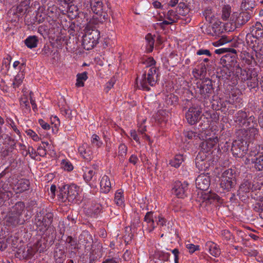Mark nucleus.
Masks as SVG:
<instances>
[{"label":"nucleus","mask_w":263,"mask_h":263,"mask_svg":"<svg viewBox=\"0 0 263 263\" xmlns=\"http://www.w3.org/2000/svg\"><path fill=\"white\" fill-rule=\"evenodd\" d=\"M142 63L145 65V67L139 87L144 91H149L151 88L149 86H155L158 81L159 70L155 67L156 62L152 57L144 59Z\"/></svg>","instance_id":"nucleus-1"},{"label":"nucleus","mask_w":263,"mask_h":263,"mask_svg":"<svg viewBox=\"0 0 263 263\" xmlns=\"http://www.w3.org/2000/svg\"><path fill=\"white\" fill-rule=\"evenodd\" d=\"M80 187L75 184H65L60 189L59 197L63 202L73 203L79 200Z\"/></svg>","instance_id":"nucleus-2"},{"label":"nucleus","mask_w":263,"mask_h":263,"mask_svg":"<svg viewBox=\"0 0 263 263\" xmlns=\"http://www.w3.org/2000/svg\"><path fill=\"white\" fill-rule=\"evenodd\" d=\"M53 215L52 213L47 212L46 210L42 209L37 212L34 219V224L37 229L40 231H45L51 224Z\"/></svg>","instance_id":"nucleus-3"},{"label":"nucleus","mask_w":263,"mask_h":263,"mask_svg":"<svg viewBox=\"0 0 263 263\" xmlns=\"http://www.w3.org/2000/svg\"><path fill=\"white\" fill-rule=\"evenodd\" d=\"M86 31L83 36L82 45L86 50H89L93 48L98 43L100 38V32L95 28H86Z\"/></svg>","instance_id":"nucleus-4"},{"label":"nucleus","mask_w":263,"mask_h":263,"mask_svg":"<svg viewBox=\"0 0 263 263\" xmlns=\"http://www.w3.org/2000/svg\"><path fill=\"white\" fill-rule=\"evenodd\" d=\"M251 141L248 137L243 136L234 140L231 147L233 156L238 158L243 157L248 150L249 143Z\"/></svg>","instance_id":"nucleus-5"},{"label":"nucleus","mask_w":263,"mask_h":263,"mask_svg":"<svg viewBox=\"0 0 263 263\" xmlns=\"http://www.w3.org/2000/svg\"><path fill=\"white\" fill-rule=\"evenodd\" d=\"M257 126L258 124L255 117L253 116H250L242 126L244 129L241 132L242 136L248 137L251 140H253L258 134Z\"/></svg>","instance_id":"nucleus-6"},{"label":"nucleus","mask_w":263,"mask_h":263,"mask_svg":"<svg viewBox=\"0 0 263 263\" xmlns=\"http://www.w3.org/2000/svg\"><path fill=\"white\" fill-rule=\"evenodd\" d=\"M236 184L235 172L232 169L226 170L221 177L220 186L223 190L230 191Z\"/></svg>","instance_id":"nucleus-7"},{"label":"nucleus","mask_w":263,"mask_h":263,"mask_svg":"<svg viewBox=\"0 0 263 263\" xmlns=\"http://www.w3.org/2000/svg\"><path fill=\"white\" fill-rule=\"evenodd\" d=\"M202 111V108L198 104H192L185 113L187 122L191 125L196 124L201 119Z\"/></svg>","instance_id":"nucleus-8"},{"label":"nucleus","mask_w":263,"mask_h":263,"mask_svg":"<svg viewBox=\"0 0 263 263\" xmlns=\"http://www.w3.org/2000/svg\"><path fill=\"white\" fill-rule=\"evenodd\" d=\"M197 85L196 92L199 93L204 99L209 98L213 91L212 82L209 78L204 79L201 83H198Z\"/></svg>","instance_id":"nucleus-9"},{"label":"nucleus","mask_w":263,"mask_h":263,"mask_svg":"<svg viewBox=\"0 0 263 263\" xmlns=\"http://www.w3.org/2000/svg\"><path fill=\"white\" fill-rule=\"evenodd\" d=\"M195 164L200 171H206L210 166L209 154L199 152L196 157Z\"/></svg>","instance_id":"nucleus-10"},{"label":"nucleus","mask_w":263,"mask_h":263,"mask_svg":"<svg viewBox=\"0 0 263 263\" xmlns=\"http://www.w3.org/2000/svg\"><path fill=\"white\" fill-rule=\"evenodd\" d=\"M233 70L235 71L237 76L238 74L240 75V79L243 82L249 80L253 76H254L255 73H256V72L252 69H242L236 62L233 66Z\"/></svg>","instance_id":"nucleus-11"},{"label":"nucleus","mask_w":263,"mask_h":263,"mask_svg":"<svg viewBox=\"0 0 263 263\" xmlns=\"http://www.w3.org/2000/svg\"><path fill=\"white\" fill-rule=\"evenodd\" d=\"M208 174L204 173L199 175L196 179V185L198 189L201 190H206L210 185V178Z\"/></svg>","instance_id":"nucleus-12"},{"label":"nucleus","mask_w":263,"mask_h":263,"mask_svg":"<svg viewBox=\"0 0 263 263\" xmlns=\"http://www.w3.org/2000/svg\"><path fill=\"white\" fill-rule=\"evenodd\" d=\"M188 184L184 182H176L172 189L173 193L178 198H183L185 196V193L188 189Z\"/></svg>","instance_id":"nucleus-13"},{"label":"nucleus","mask_w":263,"mask_h":263,"mask_svg":"<svg viewBox=\"0 0 263 263\" xmlns=\"http://www.w3.org/2000/svg\"><path fill=\"white\" fill-rule=\"evenodd\" d=\"M84 6L87 3L86 7H87L88 3L90 4V6L92 11L98 15H102L103 12V4L101 1L97 0V1H89V0H84Z\"/></svg>","instance_id":"nucleus-14"},{"label":"nucleus","mask_w":263,"mask_h":263,"mask_svg":"<svg viewBox=\"0 0 263 263\" xmlns=\"http://www.w3.org/2000/svg\"><path fill=\"white\" fill-rule=\"evenodd\" d=\"M250 156H253L251 158V162L254 164L255 168L258 171L263 170V154L254 151L251 152Z\"/></svg>","instance_id":"nucleus-15"},{"label":"nucleus","mask_w":263,"mask_h":263,"mask_svg":"<svg viewBox=\"0 0 263 263\" xmlns=\"http://www.w3.org/2000/svg\"><path fill=\"white\" fill-rule=\"evenodd\" d=\"M218 141V139L217 137L213 138H209L200 144L201 151L200 152H204L206 154H209L212 148L216 144Z\"/></svg>","instance_id":"nucleus-16"},{"label":"nucleus","mask_w":263,"mask_h":263,"mask_svg":"<svg viewBox=\"0 0 263 263\" xmlns=\"http://www.w3.org/2000/svg\"><path fill=\"white\" fill-rule=\"evenodd\" d=\"M258 39L259 37L255 36L251 32L246 35V43L253 50L255 49L257 50V48L260 47L261 45H262V44H259Z\"/></svg>","instance_id":"nucleus-17"},{"label":"nucleus","mask_w":263,"mask_h":263,"mask_svg":"<svg viewBox=\"0 0 263 263\" xmlns=\"http://www.w3.org/2000/svg\"><path fill=\"white\" fill-rule=\"evenodd\" d=\"M205 249L211 255L215 257H218L221 253L219 246L212 241H208L205 243Z\"/></svg>","instance_id":"nucleus-18"},{"label":"nucleus","mask_w":263,"mask_h":263,"mask_svg":"<svg viewBox=\"0 0 263 263\" xmlns=\"http://www.w3.org/2000/svg\"><path fill=\"white\" fill-rule=\"evenodd\" d=\"M80 154L87 161H90L92 156V152L90 147L87 144H83L79 147Z\"/></svg>","instance_id":"nucleus-19"},{"label":"nucleus","mask_w":263,"mask_h":263,"mask_svg":"<svg viewBox=\"0 0 263 263\" xmlns=\"http://www.w3.org/2000/svg\"><path fill=\"white\" fill-rule=\"evenodd\" d=\"M6 225L8 226H16L18 224L23 223L21 221L20 217L18 215L9 212L6 218Z\"/></svg>","instance_id":"nucleus-20"},{"label":"nucleus","mask_w":263,"mask_h":263,"mask_svg":"<svg viewBox=\"0 0 263 263\" xmlns=\"http://www.w3.org/2000/svg\"><path fill=\"white\" fill-rule=\"evenodd\" d=\"M29 185L28 180L22 179L17 181L13 190L16 194L22 193L29 189Z\"/></svg>","instance_id":"nucleus-21"},{"label":"nucleus","mask_w":263,"mask_h":263,"mask_svg":"<svg viewBox=\"0 0 263 263\" xmlns=\"http://www.w3.org/2000/svg\"><path fill=\"white\" fill-rule=\"evenodd\" d=\"M235 25L237 27L241 26L248 22L251 18V15L247 12H242L236 15Z\"/></svg>","instance_id":"nucleus-22"},{"label":"nucleus","mask_w":263,"mask_h":263,"mask_svg":"<svg viewBox=\"0 0 263 263\" xmlns=\"http://www.w3.org/2000/svg\"><path fill=\"white\" fill-rule=\"evenodd\" d=\"M54 257L57 263H63L66 257L65 252L62 246L59 245L54 250Z\"/></svg>","instance_id":"nucleus-23"},{"label":"nucleus","mask_w":263,"mask_h":263,"mask_svg":"<svg viewBox=\"0 0 263 263\" xmlns=\"http://www.w3.org/2000/svg\"><path fill=\"white\" fill-rule=\"evenodd\" d=\"M259 187L255 185H252V183L248 180L245 181L239 187V189L238 190V194H240L241 193H247L250 192V191H255L258 189Z\"/></svg>","instance_id":"nucleus-24"},{"label":"nucleus","mask_w":263,"mask_h":263,"mask_svg":"<svg viewBox=\"0 0 263 263\" xmlns=\"http://www.w3.org/2000/svg\"><path fill=\"white\" fill-rule=\"evenodd\" d=\"M249 114L245 111H238L234 116V121L239 126H242L244 125L245 123L247 121V119L249 118Z\"/></svg>","instance_id":"nucleus-25"},{"label":"nucleus","mask_w":263,"mask_h":263,"mask_svg":"<svg viewBox=\"0 0 263 263\" xmlns=\"http://www.w3.org/2000/svg\"><path fill=\"white\" fill-rule=\"evenodd\" d=\"M250 32L259 38H263V26L260 22H256L250 28Z\"/></svg>","instance_id":"nucleus-26"},{"label":"nucleus","mask_w":263,"mask_h":263,"mask_svg":"<svg viewBox=\"0 0 263 263\" xmlns=\"http://www.w3.org/2000/svg\"><path fill=\"white\" fill-rule=\"evenodd\" d=\"M100 187L101 191L104 193H107L111 189V183L109 177L104 175L100 181Z\"/></svg>","instance_id":"nucleus-27"},{"label":"nucleus","mask_w":263,"mask_h":263,"mask_svg":"<svg viewBox=\"0 0 263 263\" xmlns=\"http://www.w3.org/2000/svg\"><path fill=\"white\" fill-rule=\"evenodd\" d=\"M101 210V206L98 203H92L86 210V214L91 217L97 215Z\"/></svg>","instance_id":"nucleus-28"},{"label":"nucleus","mask_w":263,"mask_h":263,"mask_svg":"<svg viewBox=\"0 0 263 263\" xmlns=\"http://www.w3.org/2000/svg\"><path fill=\"white\" fill-rule=\"evenodd\" d=\"M255 54V65L263 67V45L257 48V50H253Z\"/></svg>","instance_id":"nucleus-29"},{"label":"nucleus","mask_w":263,"mask_h":263,"mask_svg":"<svg viewBox=\"0 0 263 263\" xmlns=\"http://www.w3.org/2000/svg\"><path fill=\"white\" fill-rule=\"evenodd\" d=\"M39 242L36 243V246L34 247H27V250L23 251L22 256L24 258H31L35 253L38 251L37 246Z\"/></svg>","instance_id":"nucleus-30"},{"label":"nucleus","mask_w":263,"mask_h":263,"mask_svg":"<svg viewBox=\"0 0 263 263\" xmlns=\"http://www.w3.org/2000/svg\"><path fill=\"white\" fill-rule=\"evenodd\" d=\"M144 221L146 222L148 226L149 227L148 231L149 232H152L155 228L154 225V220L153 217V213L152 212H147L144 217Z\"/></svg>","instance_id":"nucleus-31"},{"label":"nucleus","mask_w":263,"mask_h":263,"mask_svg":"<svg viewBox=\"0 0 263 263\" xmlns=\"http://www.w3.org/2000/svg\"><path fill=\"white\" fill-rule=\"evenodd\" d=\"M38 42L37 37L35 35L29 36L25 40L26 45L29 48L36 47Z\"/></svg>","instance_id":"nucleus-32"},{"label":"nucleus","mask_w":263,"mask_h":263,"mask_svg":"<svg viewBox=\"0 0 263 263\" xmlns=\"http://www.w3.org/2000/svg\"><path fill=\"white\" fill-rule=\"evenodd\" d=\"M193 73L194 76L196 78L205 76L206 73V68L205 64L201 63L199 68L194 69L193 70Z\"/></svg>","instance_id":"nucleus-33"},{"label":"nucleus","mask_w":263,"mask_h":263,"mask_svg":"<svg viewBox=\"0 0 263 263\" xmlns=\"http://www.w3.org/2000/svg\"><path fill=\"white\" fill-rule=\"evenodd\" d=\"M87 78V73L86 71L77 74L76 86L78 87H83L84 85V82Z\"/></svg>","instance_id":"nucleus-34"},{"label":"nucleus","mask_w":263,"mask_h":263,"mask_svg":"<svg viewBox=\"0 0 263 263\" xmlns=\"http://www.w3.org/2000/svg\"><path fill=\"white\" fill-rule=\"evenodd\" d=\"M25 208V204L23 202H18L12 207L11 212L21 216Z\"/></svg>","instance_id":"nucleus-35"},{"label":"nucleus","mask_w":263,"mask_h":263,"mask_svg":"<svg viewBox=\"0 0 263 263\" xmlns=\"http://www.w3.org/2000/svg\"><path fill=\"white\" fill-rule=\"evenodd\" d=\"M30 0L22 2L17 7V12L20 13H26L29 8Z\"/></svg>","instance_id":"nucleus-36"},{"label":"nucleus","mask_w":263,"mask_h":263,"mask_svg":"<svg viewBox=\"0 0 263 263\" xmlns=\"http://www.w3.org/2000/svg\"><path fill=\"white\" fill-rule=\"evenodd\" d=\"M228 59L229 57L225 55L221 59V60L223 62H225L226 64V66L223 67L221 70V72L224 73L225 75L222 74V76L224 77V78L227 79H229L231 76V71L227 67V65H229V64H227V63H229Z\"/></svg>","instance_id":"nucleus-37"},{"label":"nucleus","mask_w":263,"mask_h":263,"mask_svg":"<svg viewBox=\"0 0 263 263\" xmlns=\"http://www.w3.org/2000/svg\"><path fill=\"white\" fill-rule=\"evenodd\" d=\"M183 161V157L182 155H176L175 157L170 160V164L171 166L177 168Z\"/></svg>","instance_id":"nucleus-38"},{"label":"nucleus","mask_w":263,"mask_h":263,"mask_svg":"<svg viewBox=\"0 0 263 263\" xmlns=\"http://www.w3.org/2000/svg\"><path fill=\"white\" fill-rule=\"evenodd\" d=\"M255 6V0H243L241 4V8L245 10H250L253 9Z\"/></svg>","instance_id":"nucleus-39"},{"label":"nucleus","mask_w":263,"mask_h":263,"mask_svg":"<svg viewBox=\"0 0 263 263\" xmlns=\"http://www.w3.org/2000/svg\"><path fill=\"white\" fill-rule=\"evenodd\" d=\"M123 192L122 190H118L115 195V202L117 205L122 206L124 203Z\"/></svg>","instance_id":"nucleus-40"},{"label":"nucleus","mask_w":263,"mask_h":263,"mask_svg":"<svg viewBox=\"0 0 263 263\" xmlns=\"http://www.w3.org/2000/svg\"><path fill=\"white\" fill-rule=\"evenodd\" d=\"M165 101L168 105H175L178 101V97L174 94L170 93L166 96Z\"/></svg>","instance_id":"nucleus-41"},{"label":"nucleus","mask_w":263,"mask_h":263,"mask_svg":"<svg viewBox=\"0 0 263 263\" xmlns=\"http://www.w3.org/2000/svg\"><path fill=\"white\" fill-rule=\"evenodd\" d=\"M100 251L99 249H92L89 255V262L92 263L101 257Z\"/></svg>","instance_id":"nucleus-42"},{"label":"nucleus","mask_w":263,"mask_h":263,"mask_svg":"<svg viewBox=\"0 0 263 263\" xmlns=\"http://www.w3.org/2000/svg\"><path fill=\"white\" fill-rule=\"evenodd\" d=\"M145 40L147 42V50L148 52H151L153 50L155 40L149 33L146 35Z\"/></svg>","instance_id":"nucleus-43"},{"label":"nucleus","mask_w":263,"mask_h":263,"mask_svg":"<svg viewBox=\"0 0 263 263\" xmlns=\"http://www.w3.org/2000/svg\"><path fill=\"white\" fill-rule=\"evenodd\" d=\"M248 87L251 89L255 88L258 86V81L257 78V74L255 73L254 76H253L249 80H247Z\"/></svg>","instance_id":"nucleus-44"},{"label":"nucleus","mask_w":263,"mask_h":263,"mask_svg":"<svg viewBox=\"0 0 263 263\" xmlns=\"http://www.w3.org/2000/svg\"><path fill=\"white\" fill-rule=\"evenodd\" d=\"M96 172L93 170V169H89V168H86L85 171V173L83 175V178L84 180L87 182L90 181L94 175L95 174Z\"/></svg>","instance_id":"nucleus-45"},{"label":"nucleus","mask_w":263,"mask_h":263,"mask_svg":"<svg viewBox=\"0 0 263 263\" xmlns=\"http://www.w3.org/2000/svg\"><path fill=\"white\" fill-rule=\"evenodd\" d=\"M91 143L93 146H96L97 148L100 147L103 144L102 142L100 140V137L96 134L92 135Z\"/></svg>","instance_id":"nucleus-46"},{"label":"nucleus","mask_w":263,"mask_h":263,"mask_svg":"<svg viewBox=\"0 0 263 263\" xmlns=\"http://www.w3.org/2000/svg\"><path fill=\"white\" fill-rule=\"evenodd\" d=\"M12 193L10 192H4L0 190V205L3 203L4 200L9 199Z\"/></svg>","instance_id":"nucleus-47"},{"label":"nucleus","mask_w":263,"mask_h":263,"mask_svg":"<svg viewBox=\"0 0 263 263\" xmlns=\"http://www.w3.org/2000/svg\"><path fill=\"white\" fill-rule=\"evenodd\" d=\"M221 235L224 240L228 241L233 239V236L231 232L227 230H223L221 232Z\"/></svg>","instance_id":"nucleus-48"},{"label":"nucleus","mask_w":263,"mask_h":263,"mask_svg":"<svg viewBox=\"0 0 263 263\" xmlns=\"http://www.w3.org/2000/svg\"><path fill=\"white\" fill-rule=\"evenodd\" d=\"M231 13V8L229 6H224L222 10V18L223 20H227L230 17Z\"/></svg>","instance_id":"nucleus-49"},{"label":"nucleus","mask_w":263,"mask_h":263,"mask_svg":"<svg viewBox=\"0 0 263 263\" xmlns=\"http://www.w3.org/2000/svg\"><path fill=\"white\" fill-rule=\"evenodd\" d=\"M23 82V74H17L14 79L12 83L13 88H15L18 87Z\"/></svg>","instance_id":"nucleus-50"},{"label":"nucleus","mask_w":263,"mask_h":263,"mask_svg":"<svg viewBox=\"0 0 263 263\" xmlns=\"http://www.w3.org/2000/svg\"><path fill=\"white\" fill-rule=\"evenodd\" d=\"M61 167L67 171H71L73 168L72 164L67 160H62L61 162Z\"/></svg>","instance_id":"nucleus-51"},{"label":"nucleus","mask_w":263,"mask_h":263,"mask_svg":"<svg viewBox=\"0 0 263 263\" xmlns=\"http://www.w3.org/2000/svg\"><path fill=\"white\" fill-rule=\"evenodd\" d=\"M127 147L124 144H121L119 146V156L124 158L127 154Z\"/></svg>","instance_id":"nucleus-52"},{"label":"nucleus","mask_w":263,"mask_h":263,"mask_svg":"<svg viewBox=\"0 0 263 263\" xmlns=\"http://www.w3.org/2000/svg\"><path fill=\"white\" fill-rule=\"evenodd\" d=\"M20 105L22 108H26L27 109H29V103L28 101L27 97H24L21 98L20 100Z\"/></svg>","instance_id":"nucleus-53"},{"label":"nucleus","mask_w":263,"mask_h":263,"mask_svg":"<svg viewBox=\"0 0 263 263\" xmlns=\"http://www.w3.org/2000/svg\"><path fill=\"white\" fill-rule=\"evenodd\" d=\"M186 248L188 249L190 253H193L196 251L199 250V246H195L192 243H187L186 245Z\"/></svg>","instance_id":"nucleus-54"},{"label":"nucleus","mask_w":263,"mask_h":263,"mask_svg":"<svg viewBox=\"0 0 263 263\" xmlns=\"http://www.w3.org/2000/svg\"><path fill=\"white\" fill-rule=\"evenodd\" d=\"M133 258V255L130 251L126 250L123 255V258L124 260L127 261H130L132 260Z\"/></svg>","instance_id":"nucleus-55"},{"label":"nucleus","mask_w":263,"mask_h":263,"mask_svg":"<svg viewBox=\"0 0 263 263\" xmlns=\"http://www.w3.org/2000/svg\"><path fill=\"white\" fill-rule=\"evenodd\" d=\"M207 199L210 201H218L220 200L219 196L214 193H210L207 196Z\"/></svg>","instance_id":"nucleus-56"},{"label":"nucleus","mask_w":263,"mask_h":263,"mask_svg":"<svg viewBox=\"0 0 263 263\" xmlns=\"http://www.w3.org/2000/svg\"><path fill=\"white\" fill-rule=\"evenodd\" d=\"M66 242L69 244L71 246H72L73 248H76V246H77V242L76 241V240H74V239L71 237V236H68L66 240Z\"/></svg>","instance_id":"nucleus-57"},{"label":"nucleus","mask_w":263,"mask_h":263,"mask_svg":"<svg viewBox=\"0 0 263 263\" xmlns=\"http://www.w3.org/2000/svg\"><path fill=\"white\" fill-rule=\"evenodd\" d=\"M157 224L161 227H163L166 222V219L161 215H159L156 219Z\"/></svg>","instance_id":"nucleus-58"},{"label":"nucleus","mask_w":263,"mask_h":263,"mask_svg":"<svg viewBox=\"0 0 263 263\" xmlns=\"http://www.w3.org/2000/svg\"><path fill=\"white\" fill-rule=\"evenodd\" d=\"M27 133L28 135L32 137L33 140L37 141L39 140V136L32 130L29 129L28 131H27Z\"/></svg>","instance_id":"nucleus-59"},{"label":"nucleus","mask_w":263,"mask_h":263,"mask_svg":"<svg viewBox=\"0 0 263 263\" xmlns=\"http://www.w3.org/2000/svg\"><path fill=\"white\" fill-rule=\"evenodd\" d=\"M39 123L44 129L48 130L50 128V125L48 123L45 122L43 119H40L39 120Z\"/></svg>","instance_id":"nucleus-60"},{"label":"nucleus","mask_w":263,"mask_h":263,"mask_svg":"<svg viewBox=\"0 0 263 263\" xmlns=\"http://www.w3.org/2000/svg\"><path fill=\"white\" fill-rule=\"evenodd\" d=\"M184 135L189 139H192L197 136V134L193 131H187L184 133Z\"/></svg>","instance_id":"nucleus-61"},{"label":"nucleus","mask_w":263,"mask_h":263,"mask_svg":"<svg viewBox=\"0 0 263 263\" xmlns=\"http://www.w3.org/2000/svg\"><path fill=\"white\" fill-rule=\"evenodd\" d=\"M247 57L248 58L249 61L248 64H252V63H253L254 64H255V57H254L253 54L247 53Z\"/></svg>","instance_id":"nucleus-62"},{"label":"nucleus","mask_w":263,"mask_h":263,"mask_svg":"<svg viewBox=\"0 0 263 263\" xmlns=\"http://www.w3.org/2000/svg\"><path fill=\"white\" fill-rule=\"evenodd\" d=\"M37 153L40 156L44 157L46 155V150L45 148L39 146L37 149Z\"/></svg>","instance_id":"nucleus-63"},{"label":"nucleus","mask_w":263,"mask_h":263,"mask_svg":"<svg viewBox=\"0 0 263 263\" xmlns=\"http://www.w3.org/2000/svg\"><path fill=\"white\" fill-rule=\"evenodd\" d=\"M255 210L259 213V215L261 219H263V205L255 206Z\"/></svg>","instance_id":"nucleus-64"}]
</instances>
